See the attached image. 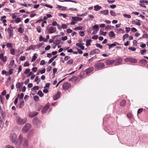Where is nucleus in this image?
Returning <instances> with one entry per match:
<instances>
[{
	"mask_svg": "<svg viewBox=\"0 0 148 148\" xmlns=\"http://www.w3.org/2000/svg\"><path fill=\"white\" fill-rule=\"evenodd\" d=\"M61 41V40H57L55 41L54 43L56 45H58L60 44Z\"/></svg>",
	"mask_w": 148,
	"mask_h": 148,
	"instance_id": "58836bf2",
	"label": "nucleus"
},
{
	"mask_svg": "<svg viewBox=\"0 0 148 148\" xmlns=\"http://www.w3.org/2000/svg\"><path fill=\"white\" fill-rule=\"evenodd\" d=\"M95 67L98 69L101 68L105 66L104 64L102 62H99L95 64Z\"/></svg>",
	"mask_w": 148,
	"mask_h": 148,
	"instance_id": "0eeeda50",
	"label": "nucleus"
},
{
	"mask_svg": "<svg viewBox=\"0 0 148 148\" xmlns=\"http://www.w3.org/2000/svg\"><path fill=\"white\" fill-rule=\"evenodd\" d=\"M93 70V67H90L86 69V70L85 72L86 74H88L91 73Z\"/></svg>",
	"mask_w": 148,
	"mask_h": 148,
	"instance_id": "a211bd4d",
	"label": "nucleus"
},
{
	"mask_svg": "<svg viewBox=\"0 0 148 148\" xmlns=\"http://www.w3.org/2000/svg\"><path fill=\"white\" fill-rule=\"evenodd\" d=\"M1 115L2 116V117L4 119L5 116V112L4 111H2L1 112Z\"/></svg>",
	"mask_w": 148,
	"mask_h": 148,
	"instance_id": "864d4df0",
	"label": "nucleus"
},
{
	"mask_svg": "<svg viewBox=\"0 0 148 148\" xmlns=\"http://www.w3.org/2000/svg\"><path fill=\"white\" fill-rule=\"evenodd\" d=\"M21 21V19L19 17L16 18L15 20V22L16 23H18L20 22Z\"/></svg>",
	"mask_w": 148,
	"mask_h": 148,
	"instance_id": "a19ab883",
	"label": "nucleus"
},
{
	"mask_svg": "<svg viewBox=\"0 0 148 148\" xmlns=\"http://www.w3.org/2000/svg\"><path fill=\"white\" fill-rule=\"evenodd\" d=\"M45 64V62L44 60H42L40 62V64L41 65H44Z\"/></svg>",
	"mask_w": 148,
	"mask_h": 148,
	"instance_id": "338daca9",
	"label": "nucleus"
},
{
	"mask_svg": "<svg viewBox=\"0 0 148 148\" xmlns=\"http://www.w3.org/2000/svg\"><path fill=\"white\" fill-rule=\"evenodd\" d=\"M23 31V29L22 27H19L18 29V32H19L22 33Z\"/></svg>",
	"mask_w": 148,
	"mask_h": 148,
	"instance_id": "a18cd8bd",
	"label": "nucleus"
},
{
	"mask_svg": "<svg viewBox=\"0 0 148 148\" xmlns=\"http://www.w3.org/2000/svg\"><path fill=\"white\" fill-rule=\"evenodd\" d=\"M118 45V43L116 42H114V43L110 44V47H109V49H110L112 48V47L115 46H116V45Z\"/></svg>",
	"mask_w": 148,
	"mask_h": 148,
	"instance_id": "c85d7f7f",
	"label": "nucleus"
},
{
	"mask_svg": "<svg viewBox=\"0 0 148 148\" xmlns=\"http://www.w3.org/2000/svg\"><path fill=\"white\" fill-rule=\"evenodd\" d=\"M125 101L123 100L120 103V105L122 106H124L125 105Z\"/></svg>",
	"mask_w": 148,
	"mask_h": 148,
	"instance_id": "a878e982",
	"label": "nucleus"
},
{
	"mask_svg": "<svg viewBox=\"0 0 148 148\" xmlns=\"http://www.w3.org/2000/svg\"><path fill=\"white\" fill-rule=\"evenodd\" d=\"M128 49L133 51H135L136 50V49L135 48L132 47H129Z\"/></svg>",
	"mask_w": 148,
	"mask_h": 148,
	"instance_id": "09e8293b",
	"label": "nucleus"
},
{
	"mask_svg": "<svg viewBox=\"0 0 148 148\" xmlns=\"http://www.w3.org/2000/svg\"><path fill=\"white\" fill-rule=\"evenodd\" d=\"M40 81V80H39V79L38 78V76H36L35 79L34 81L36 82L37 84H38Z\"/></svg>",
	"mask_w": 148,
	"mask_h": 148,
	"instance_id": "cd10ccee",
	"label": "nucleus"
},
{
	"mask_svg": "<svg viewBox=\"0 0 148 148\" xmlns=\"http://www.w3.org/2000/svg\"><path fill=\"white\" fill-rule=\"evenodd\" d=\"M30 71V69H27L26 70H25L24 71V73L25 74H27L28 73H29Z\"/></svg>",
	"mask_w": 148,
	"mask_h": 148,
	"instance_id": "6e6d98bb",
	"label": "nucleus"
},
{
	"mask_svg": "<svg viewBox=\"0 0 148 148\" xmlns=\"http://www.w3.org/2000/svg\"><path fill=\"white\" fill-rule=\"evenodd\" d=\"M123 15L125 17L127 18H130L131 17L130 15L129 14H124Z\"/></svg>",
	"mask_w": 148,
	"mask_h": 148,
	"instance_id": "ea45409f",
	"label": "nucleus"
},
{
	"mask_svg": "<svg viewBox=\"0 0 148 148\" xmlns=\"http://www.w3.org/2000/svg\"><path fill=\"white\" fill-rule=\"evenodd\" d=\"M137 62V60L134 58L130 57V62L131 63H136Z\"/></svg>",
	"mask_w": 148,
	"mask_h": 148,
	"instance_id": "aec40b11",
	"label": "nucleus"
},
{
	"mask_svg": "<svg viewBox=\"0 0 148 148\" xmlns=\"http://www.w3.org/2000/svg\"><path fill=\"white\" fill-rule=\"evenodd\" d=\"M24 39L25 40V42H28V40H29V38H28V36L27 35L25 36V37H24Z\"/></svg>",
	"mask_w": 148,
	"mask_h": 148,
	"instance_id": "5fc2aeb1",
	"label": "nucleus"
},
{
	"mask_svg": "<svg viewBox=\"0 0 148 148\" xmlns=\"http://www.w3.org/2000/svg\"><path fill=\"white\" fill-rule=\"evenodd\" d=\"M0 59L3 61V62H5L7 60V58L5 56H4L3 53L0 55Z\"/></svg>",
	"mask_w": 148,
	"mask_h": 148,
	"instance_id": "9b49d317",
	"label": "nucleus"
},
{
	"mask_svg": "<svg viewBox=\"0 0 148 148\" xmlns=\"http://www.w3.org/2000/svg\"><path fill=\"white\" fill-rule=\"evenodd\" d=\"M36 54H35L33 56L31 60L32 62L34 61L36 59L37 56H36Z\"/></svg>",
	"mask_w": 148,
	"mask_h": 148,
	"instance_id": "7c9ffc66",
	"label": "nucleus"
},
{
	"mask_svg": "<svg viewBox=\"0 0 148 148\" xmlns=\"http://www.w3.org/2000/svg\"><path fill=\"white\" fill-rule=\"evenodd\" d=\"M29 65V62H28L27 61L25 62L24 64V66L25 67Z\"/></svg>",
	"mask_w": 148,
	"mask_h": 148,
	"instance_id": "13d9d810",
	"label": "nucleus"
},
{
	"mask_svg": "<svg viewBox=\"0 0 148 148\" xmlns=\"http://www.w3.org/2000/svg\"><path fill=\"white\" fill-rule=\"evenodd\" d=\"M72 18L73 21H80L82 19V18H80L76 16L72 17Z\"/></svg>",
	"mask_w": 148,
	"mask_h": 148,
	"instance_id": "ddd939ff",
	"label": "nucleus"
},
{
	"mask_svg": "<svg viewBox=\"0 0 148 148\" xmlns=\"http://www.w3.org/2000/svg\"><path fill=\"white\" fill-rule=\"evenodd\" d=\"M51 25V24L49 25L47 28V29L48 30L49 34H51L54 33L56 30V28L55 27L51 26L49 27V26Z\"/></svg>",
	"mask_w": 148,
	"mask_h": 148,
	"instance_id": "423d86ee",
	"label": "nucleus"
},
{
	"mask_svg": "<svg viewBox=\"0 0 148 148\" xmlns=\"http://www.w3.org/2000/svg\"><path fill=\"white\" fill-rule=\"evenodd\" d=\"M129 36V35L127 34H125L123 36V40H124Z\"/></svg>",
	"mask_w": 148,
	"mask_h": 148,
	"instance_id": "de8ad7c7",
	"label": "nucleus"
},
{
	"mask_svg": "<svg viewBox=\"0 0 148 148\" xmlns=\"http://www.w3.org/2000/svg\"><path fill=\"white\" fill-rule=\"evenodd\" d=\"M38 93L39 96L41 97H42L44 95L42 92L40 90L38 91Z\"/></svg>",
	"mask_w": 148,
	"mask_h": 148,
	"instance_id": "72a5a7b5",
	"label": "nucleus"
},
{
	"mask_svg": "<svg viewBox=\"0 0 148 148\" xmlns=\"http://www.w3.org/2000/svg\"><path fill=\"white\" fill-rule=\"evenodd\" d=\"M108 35L110 37L112 38H115V34L113 31H112L109 33Z\"/></svg>",
	"mask_w": 148,
	"mask_h": 148,
	"instance_id": "2eb2a0df",
	"label": "nucleus"
},
{
	"mask_svg": "<svg viewBox=\"0 0 148 148\" xmlns=\"http://www.w3.org/2000/svg\"><path fill=\"white\" fill-rule=\"evenodd\" d=\"M16 121L18 124L21 125L26 123L27 121V119L26 118L22 119L19 117H17L16 118Z\"/></svg>",
	"mask_w": 148,
	"mask_h": 148,
	"instance_id": "f03ea898",
	"label": "nucleus"
},
{
	"mask_svg": "<svg viewBox=\"0 0 148 148\" xmlns=\"http://www.w3.org/2000/svg\"><path fill=\"white\" fill-rule=\"evenodd\" d=\"M3 126V122L0 116V127L2 128Z\"/></svg>",
	"mask_w": 148,
	"mask_h": 148,
	"instance_id": "b1692460",
	"label": "nucleus"
},
{
	"mask_svg": "<svg viewBox=\"0 0 148 148\" xmlns=\"http://www.w3.org/2000/svg\"><path fill=\"white\" fill-rule=\"evenodd\" d=\"M140 62L142 63H147V61L145 59H143L142 60H141L140 61Z\"/></svg>",
	"mask_w": 148,
	"mask_h": 148,
	"instance_id": "69168bd1",
	"label": "nucleus"
},
{
	"mask_svg": "<svg viewBox=\"0 0 148 148\" xmlns=\"http://www.w3.org/2000/svg\"><path fill=\"white\" fill-rule=\"evenodd\" d=\"M73 60L72 59H69L67 63L69 64H73Z\"/></svg>",
	"mask_w": 148,
	"mask_h": 148,
	"instance_id": "79ce46f5",
	"label": "nucleus"
},
{
	"mask_svg": "<svg viewBox=\"0 0 148 148\" xmlns=\"http://www.w3.org/2000/svg\"><path fill=\"white\" fill-rule=\"evenodd\" d=\"M110 13L111 15L113 16H116V14L115 13L113 10L110 11Z\"/></svg>",
	"mask_w": 148,
	"mask_h": 148,
	"instance_id": "2f4dec72",
	"label": "nucleus"
},
{
	"mask_svg": "<svg viewBox=\"0 0 148 148\" xmlns=\"http://www.w3.org/2000/svg\"><path fill=\"white\" fill-rule=\"evenodd\" d=\"M58 15L59 16L61 15L64 18H65L67 16V15L66 14L59 13L58 14Z\"/></svg>",
	"mask_w": 148,
	"mask_h": 148,
	"instance_id": "49530a36",
	"label": "nucleus"
},
{
	"mask_svg": "<svg viewBox=\"0 0 148 148\" xmlns=\"http://www.w3.org/2000/svg\"><path fill=\"white\" fill-rule=\"evenodd\" d=\"M115 62V60H107L105 61L106 65H110L113 64Z\"/></svg>",
	"mask_w": 148,
	"mask_h": 148,
	"instance_id": "9d476101",
	"label": "nucleus"
},
{
	"mask_svg": "<svg viewBox=\"0 0 148 148\" xmlns=\"http://www.w3.org/2000/svg\"><path fill=\"white\" fill-rule=\"evenodd\" d=\"M33 124L36 126L38 127L41 124L40 121L38 120L37 118H35L33 121Z\"/></svg>",
	"mask_w": 148,
	"mask_h": 148,
	"instance_id": "39448f33",
	"label": "nucleus"
},
{
	"mask_svg": "<svg viewBox=\"0 0 148 148\" xmlns=\"http://www.w3.org/2000/svg\"><path fill=\"white\" fill-rule=\"evenodd\" d=\"M94 8L95 11H97L99 10L101 8V7L99 5H96L94 6Z\"/></svg>",
	"mask_w": 148,
	"mask_h": 148,
	"instance_id": "6ab92c4d",
	"label": "nucleus"
},
{
	"mask_svg": "<svg viewBox=\"0 0 148 148\" xmlns=\"http://www.w3.org/2000/svg\"><path fill=\"white\" fill-rule=\"evenodd\" d=\"M132 24H135L138 26H139L141 25L140 23L139 22H136L135 20L132 21Z\"/></svg>",
	"mask_w": 148,
	"mask_h": 148,
	"instance_id": "5701e85b",
	"label": "nucleus"
},
{
	"mask_svg": "<svg viewBox=\"0 0 148 148\" xmlns=\"http://www.w3.org/2000/svg\"><path fill=\"white\" fill-rule=\"evenodd\" d=\"M97 58L96 57L94 56L93 57L91 58L90 59H89L88 61L89 62H92L94 60H95Z\"/></svg>",
	"mask_w": 148,
	"mask_h": 148,
	"instance_id": "f704fd0d",
	"label": "nucleus"
},
{
	"mask_svg": "<svg viewBox=\"0 0 148 148\" xmlns=\"http://www.w3.org/2000/svg\"><path fill=\"white\" fill-rule=\"evenodd\" d=\"M23 146L24 148H27L28 145V141L25 138L23 139Z\"/></svg>",
	"mask_w": 148,
	"mask_h": 148,
	"instance_id": "6e6552de",
	"label": "nucleus"
},
{
	"mask_svg": "<svg viewBox=\"0 0 148 148\" xmlns=\"http://www.w3.org/2000/svg\"><path fill=\"white\" fill-rule=\"evenodd\" d=\"M33 98L36 101H38L39 100V97L38 96H34Z\"/></svg>",
	"mask_w": 148,
	"mask_h": 148,
	"instance_id": "e433bc0d",
	"label": "nucleus"
},
{
	"mask_svg": "<svg viewBox=\"0 0 148 148\" xmlns=\"http://www.w3.org/2000/svg\"><path fill=\"white\" fill-rule=\"evenodd\" d=\"M10 53L12 55H14L15 53V51L14 49H12L10 50Z\"/></svg>",
	"mask_w": 148,
	"mask_h": 148,
	"instance_id": "680f3d73",
	"label": "nucleus"
},
{
	"mask_svg": "<svg viewBox=\"0 0 148 148\" xmlns=\"http://www.w3.org/2000/svg\"><path fill=\"white\" fill-rule=\"evenodd\" d=\"M70 84L68 82H65L64 84L63 85V88L64 90H67L68 89L70 86Z\"/></svg>",
	"mask_w": 148,
	"mask_h": 148,
	"instance_id": "1a4fd4ad",
	"label": "nucleus"
},
{
	"mask_svg": "<svg viewBox=\"0 0 148 148\" xmlns=\"http://www.w3.org/2000/svg\"><path fill=\"white\" fill-rule=\"evenodd\" d=\"M61 92H58L56 95H54L53 96V100H57V99L59 98Z\"/></svg>",
	"mask_w": 148,
	"mask_h": 148,
	"instance_id": "4468645a",
	"label": "nucleus"
},
{
	"mask_svg": "<svg viewBox=\"0 0 148 148\" xmlns=\"http://www.w3.org/2000/svg\"><path fill=\"white\" fill-rule=\"evenodd\" d=\"M39 89V87L38 86H35L33 88V89L34 90H38Z\"/></svg>",
	"mask_w": 148,
	"mask_h": 148,
	"instance_id": "774afa93",
	"label": "nucleus"
},
{
	"mask_svg": "<svg viewBox=\"0 0 148 148\" xmlns=\"http://www.w3.org/2000/svg\"><path fill=\"white\" fill-rule=\"evenodd\" d=\"M21 83L19 82L17 83L16 85V88H19L20 87Z\"/></svg>",
	"mask_w": 148,
	"mask_h": 148,
	"instance_id": "052dcab7",
	"label": "nucleus"
},
{
	"mask_svg": "<svg viewBox=\"0 0 148 148\" xmlns=\"http://www.w3.org/2000/svg\"><path fill=\"white\" fill-rule=\"evenodd\" d=\"M130 57L125 58L124 59V61L125 62H130Z\"/></svg>",
	"mask_w": 148,
	"mask_h": 148,
	"instance_id": "8fccbe9b",
	"label": "nucleus"
},
{
	"mask_svg": "<svg viewBox=\"0 0 148 148\" xmlns=\"http://www.w3.org/2000/svg\"><path fill=\"white\" fill-rule=\"evenodd\" d=\"M94 51L95 52V53H98L100 52V50L98 49H96L94 50Z\"/></svg>",
	"mask_w": 148,
	"mask_h": 148,
	"instance_id": "e2e57ef3",
	"label": "nucleus"
},
{
	"mask_svg": "<svg viewBox=\"0 0 148 148\" xmlns=\"http://www.w3.org/2000/svg\"><path fill=\"white\" fill-rule=\"evenodd\" d=\"M10 141L14 144H16L17 143L16 140L17 137L16 134L15 133H11L9 136Z\"/></svg>",
	"mask_w": 148,
	"mask_h": 148,
	"instance_id": "f257e3e1",
	"label": "nucleus"
},
{
	"mask_svg": "<svg viewBox=\"0 0 148 148\" xmlns=\"http://www.w3.org/2000/svg\"><path fill=\"white\" fill-rule=\"evenodd\" d=\"M24 102L23 101H21L19 104L18 107L19 108H21L22 106H24Z\"/></svg>",
	"mask_w": 148,
	"mask_h": 148,
	"instance_id": "473e14b6",
	"label": "nucleus"
},
{
	"mask_svg": "<svg viewBox=\"0 0 148 148\" xmlns=\"http://www.w3.org/2000/svg\"><path fill=\"white\" fill-rule=\"evenodd\" d=\"M146 50L145 49H144L143 50H141L140 51V53L141 55H143L144 54V53H146Z\"/></svg>",
	"mask_w": 148,
	"mask_h": 148,
	"instance_id": "3c124183",
	"label": "nucleus"
},
{
	"mask_svg": "<svg viewBox=\"0 0 148 148\" xmlns=\"http://www.w3.org/2000/svg\"><path fill=\"white\" fill-rule=\"evenodd\" d=\"M17 16V14L16 13H15L12 14V17L13 19L15 18Z\"/></svg>",
	"mask_w": 148,
	"mask_h": 148,
	"instance_id": "c03bdc74",
	"label": "nucleus"
},
{
	"mask_svg": "<svg viewBox=\"0 0 148 148\" xmlns=\"http://www.w3.org/2000/svg\"><path fill=\"white\" fill-rule=\"evenodd\" d=\"M99 28V26L97 25H95L93 27V28L94 29H97Z\"/></svg>",
	"mask_w": 148,
	"mask_h": 148,
	"instance_id": "0e129e2a",
	"label": "nucleus"
},
{
	"mask_svg": "<svg viewBox=\"0 0 148 148\" xmlns=\"http://www.w3.org/2000/svg\"><path fill=\"white\" fill-rule=\"evenodd\" d=\"M116 61L117 62V64L116 65H119L121 64V63L123 61V59L122 58H119L116 59Z\"/></svg>",
	"mask_w": 148,
	"mask_h": 148,
	"instance_id": "412c9836",
	"label": "nucleus"
},
{
	"mask_svg": "<svg viewBox=\"0 0 148 148\" xmlns=\"http://www.w3.org/2000/svg\"><path fill=\"white\" fill-rule=\"evenodd\" d=\"M12 44L11 43H7L6 44V46L8 47H12Z\"/></svg>",
	"mask_w": 148,
	"mask_h": 148,
	"instance_id": "4d7b16f0",
	"label": "nucleus"
},
{
	"mask_svg": "<svg viewBox=\"0 0 148 148\" xmlns=\"http://www.w3.org/2000/svg\"><path fill=\"white\" fill-rule=\"evenodd\" d=\"M38 114V113L36 112H34L32 113L31 114H30L29 116L31 118H32L34 117V116L37 115Z\"/></svg>",
	"mask_w": 148,
	"mask_h": 148,
	"instance_id": "4be33fe9",
	"label": "nucleus"
},
{
	"mask_svg": "<svg viewBox=\"0 0 148 148\" xmlns=\"http://www.w3.org/2000/svg\"><path fill=\"white\" fill-rule=\"evenodd\" d=\"M36 29L37 30V32L39 33H40L41 32V28L40 27L38 26L36 28Z\"/></svg>",
	"mask_w": 148,
	"mask_h": 148,
	"instance_id": "bf43d9fd",
	"label": "nucleus"
},
{
	"mask_svg": "<svg viewBox=\"0 0 148 148\" xmlns=\"http://www.w3.org/2000/svg\"><path fill=\"white\" fill-rule=\"evenodd\" d=\"M62 27H61V28H63L64 29H65L67 28V26L65 24H62L61 25Z\"/></svg>",
	"mask_w": 148,
	"mask_h": 148,
	"instance_id": "4c0bfd02",
	"label": "nucleus"
},
{
	"mask_svg": "<svg viewBox=\"0 0 148 148\" xmlns=\"http://www.w3.org/2000/svg\"><path fill=\"white\" fill-rule=\"evenodd\" d=\"M31 127V125L29 123L26 124L22 128V132L24 133H26L28 132Z\"/></svg>",
	"mask_w": 148,
	"mask_h": 148,
	"instance_id": "7ed1b4c3",
	"label": "nucleus"
},
{
	"mask_svg": "<svg viewBox=\"0 0 148 148\" xmlns=\"http://www.w3.org/2000/svg\"><path fill=\"white\" fill-rule=\"evenodd\" d=\"M100 13L101 14H103L104 15H107L109 13V11L107 10H105L100 11Z\"/></svg>",
	"mask_w": 148,
	"mask_h": 148,
	"instance_id": "f3484780",
	"label": "nucleus"
},
{
	"mask_svg": "<svg viewBox=\"0 0 148 148\" xmlns=\"http://www.w3.org/2000/svg\"><path fill=\"white\" fill-rule=\"evenodd\" d=\"M13 29L11 28H8V32L9 33V36L10 37H12L13 36Z\"/></svg>",
	"mask_w": 148,
	"mask_h": 148,
	"instance_id": "f8f14e48",
	"label": "nucleus"
},
{
	"mask_svg": "<svg viewBox=\"0 0 148 148\" xmlns=\"http://www.w3.org/2000/svg\"><path fill=\"white\" fill-rule=\"evenodd\" d=\"M14 60H12L10 62V63L9 64V66L10 67H12L14 65Z\"/></svg>",
	"mask_w": 148,
	"mask_h": 148,
	"instance_id": "c756f323",
	"label": "nucleus"
},
{
	"mask_svg": "<svg viewBox=\"0 0 148 148\" xmlns=\"http://www.w3.org/2000/svg\"><path fill=\"white\" fill-rule=\"evenodd\" d=\"M96 45L97 47H99L100 48L102 49L103 48L102 46L99 43H97L96 44Z\"/></svg>",
	"mask_w": 148,
	"mask_h": 148,
	"instance_id": "603ef678",
	"label": "nucleus"
},
{
	"mask_svg": "<svg viewBox=\"0 0 148 148\" xmlns=\"http://www.w3.org/2000/svg\"><path fill=\"white\" fill-rule=\"evenodd\" d=\"M82 27L81 26H79L78 27H76L74 28L75 30H82Z\"/></svg>",
	"mask_w": 148,
	"mask_h": 148,
	"instance_id": "c9c22d12",
	"label": "nucleus"
},
{
	"mask_svg": "<svg viewBox=\"0 0 148 148\" xmlns=\"http://www.w3.org/2000/svg\"><path fill=\"white\" fill-rule=\"evenodd\" d=\"M49 108V106L48 105L46 106L42 110V114L45 113Z\"/></svg>",
	"mask_w": 148,
	"mask_h": 148,
	"instance_id": "dca6fc26",
	"label": "nucleus"
},
{
	"mask_svg": "<svg viewBox=\"0 0 148 148\" xmlns=\"http://www.w3.org/2000/svg\"><path fill=\"white\" fill-rule=\"evenodd\" d=\"M35 47L36 46H33L32 45L28 47L27 50L29 51L30 50V49L34 50Z\"/></svg>",
	"mask_w": 148,
	"mask_h": 148,
	"instance_id": "393cba45",
	"label": "nucleus"
},
{
	"mask_svg": "<svg viewBox=\"0 0 148 148\" xmlns=\"http://www.w3.org/2000/svg\"><path fill=\"white\" fill-rule=\"evenodd\" d=\"M23 135L21 134H20L18 137V139L16 140L17 143L15 144L18 146L20 145H21L23 142Z\"/></svg>",
	"mask_w": 148,
	"mask_h": 148,
	"instance_id": "20e7f679",
	"label": "nucleus"
},
{
	"mask_svg": "<svg viewBox=\"0 0 148 148\" xmlns=\"http://www.w3.org/2000/svg\"><path fill=\"white\" fill-rule=\"evenodd\" d=\"M91 41V39H89L86 40V45L88 47L90 45V42Z\"/></svg>",
	"mask_w": 148,
	"mask_h": 148,
	"instance_id": "bb28decb",
	"label": "nucleus"
},
{
	"mask_svg": "<svg viewBox=\"0 0 148 148\" xmlns=\"http://www.w3.org/2000/svg\"><path fill=\"white\" fill-rule=\"evenodd\" d=\"M140 3H148V1H146L145 0H140L139 1Z\"/></svg>",
	"mask_w": 148,
	"mask_h": 148,
	"instance_id": "37998d69",
	"label": "nucleus"
}]
</instances>
